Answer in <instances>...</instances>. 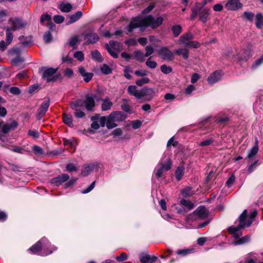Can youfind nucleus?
Returning a JSON list of instances; mask_svg holds the SVG:
<instances>
[{"mask_svg": "<svg viewBox=\"0 0 263 263\" xmlns=\"http://www.w3.org/2000/svg\"><path fill=\"white\" fill-rule=\"evenodd\" d=\"M163 21L164 20L161 16L155 18L151 15L142 18L138 17L134 18L126 27L128 32L127 34L131 33L134 29L138 27L145 29L146 27H151L153 29H155L160 26L163 23Z\"/></svg>", "mask_w": 263, "mask_h": 263, "instance_id": "f257e3e1", "label": "nucleus"}, {"mask_svg": "<svg viewBox=\"0 0 263 263\" xmlns=\"http://www.w3.org/2000/svg\"><path fill=\"white\" fill-rule=\"evenodd\" d=\"M57 249V247L52 246L46 238L43 237L40 240L30 247L28 251L33 254H37L41 256H47L51 254Z\"/></svg>", "mask_w": 263, "mask_h": 263, "instance_id": "f03ea898", "label": "nucleus"}, {"mask_svg": "<svg viewBox=\"0 0 263 263\" xmlns=\"http://www.w3.org/2000/svg\"><path fill=\"white\" fill-rule=\"evenodd\" d=\"M246 212L245 211L243 214L238 217L239 224L237 226H231L229 228V232L232 235L233 237L235 239L239 238L242 235V232L240 230L245 228V227H249L252 224V220L249 219L247 222L244 221L245 214Z\"/></svg>", "mask_w": 263, "mask_h": 263, "instance_id": "7ed1b4c3", "label": "nucleus"}, {"mask_svg": "<svg viewBox=\"0 0 263 263\" xmlns=\"http://www.w3.org/2000/svg\"><path fill=\"white\" fill-rule=\"evenodd\" d=\"M58 68L52 67H41L39 72L42 73V79L46 80L47 82H54L60 77L59 74H56Z\"/></svg>", "mask_w": 263, "mask_h": 263, "instance_id": "20e7f679", "label": "nucleus"}, {"mask_svg": "<svg viewBox=\"0 0 263 263\" xmlns=\"http://www.w3.org/2000/svg\"><path fill=\"white\" fill-rule=\"evenodd\" d=\"M17 125L15 121H13L9 123H5L3 121L0 122V140L3 142L7 141L8 138L6 135L16 128Z\"/></svg>", "mask_w": 263, "mask_h": 263, "instance_id": "39448f33", "label": "nucleus"}, {"mask_svg": "<svg viewBox=\"0 0 263 263\" xmlns=\"http://www.w3.org/2000/svg\"><path fill=\"white\" fill-rule=\"evenodd\" d=\"M209 212L204 206H199L192 213L189 214L187 219L196 220L197 219H204L209 215Z\"/></svg>", "mask_w": 263, "mask_h": 263, "instance_id": "423d86ee", "label": "nucleus"}, {"mask_svg": "<svg viewBox=\"0 0 263 263\" xmlns=\"http://www.w3.org/2000/svg\"><path fill=\"white\" fill-rule=\"evenodd\" d=\"M155 95V91L152 88L145 86L140 89L138 100L143 99L145 101H150Z\"/></svg>", "mask_w": 263, "mask_h": 263, "instance_id": "0eeeda50", "label": "nucleus"}, {"mask_svg": "<svg viewBox=\"0 0 263 263\" xmlns=\"http://www.w3.org/2000/svg\"><path fill=\"white\" fill-rule=\"evenodd\" d=\"M98 99L95 94L86 95L84 101V106L86 110L89 111H93L96 105L95 100L97 101Z\"/></svg>", "mask_w": 263, "mask_h": 263, "instance_id": "6e6552de", "label": "nucleus"}, {"mask_svg": "<svg viewBox=\"0 0 263 263\" xmlns=\"http://www.w3.org/2000/svg\"><path fill=\"white\" fill-rule=\"evenodd\" d=\"M157 51L159 55L164 60L172 61L175 58L173 52L166 47H162L157 50Z\"/></svg>", "mask_w": 263, "mask_h": 263, "instance_id": "1a4fd4ad", "label": "nucleus"}, {"mask_svg": "<svg viewBox=\"0 0 263 263\" xmlns=\"http://www.w3.org/2000/svg\"><path fill=\"white\" fill-rule=\"evenodd\" d=\"M8 23L11 25L10 28H11L14 31L23 28L27 24L26 21H23L22 20L18 18L9 19Z\"/></svg>", "mask_w": 263, "mask_h": 263, "instance_id": "9d476101", "label": "nucleus"}, {"mask_svg": "<svg viewBox=\"0 0 263 263\" xmlns=\"http://www.w3.org/2000/svg\"><path fill=\"white\" fill-rule=\"evenodd\" d=\"M50 105V99L46 98L38 109L36 118L38 120H41L47 112Z\"/></svg>", "mask_w": 263, "mask_h": 263, "instance_id": "9b49d317", "label": "nucleus"}, {"mask_svg": "<svg viewBox=\"0 0 263 263\" xmlns=\"http://www.w3.org/2000/svg\"><path fill=\"white\" fill-rule=\"evenodd\" d=\"M242 4L239 0H228L225 8L228 10L234 11L240 9Z\"/></svg>", "mask_w": 263, "mask_h": 263, "instance_id": "f8f14e48", "label": "nucleus"}, {"mask_svg": "<svg viewBox=\"0 0 263 263\" xmlns=\"http://www.w3.org/2000/svg\"><path fill=\"white\" fill-rule=\"evenodd\" d=\"M69 178V176L67 174H62L56 177L52 178L50 182L51 184L59 186L63 183L67 181Z\"/></svg>", "mask_w": 263, "mask_h": 263, "instance_id": "ddd939ff", "label": "nucleus"}, {"mask_svg": "<svg viewBox=\"0 0 263 263\" xmlns=\"http://www.w3.org/2000/svg\"><path fill=\"white\" fill-rule=\"evenodd\" d=\"M222 76V72L219 70H216L210 75L208 78V81L210 84H214L219 81Z\"/></svg>", "mask_w": 263, "mask_h": 263, "instance_id": "4468645a", "label": "nucleus"}, {"mask_svg": "<svg viewBox=\"0 0 263 263\" xmlns=\"http://www.w3.org/2000/svg\"><path fill=\"white\" fill-rule=\"evenodd\" d=\"M78 71L81 76L83 78L84 82H89L93 77V74L91 72H87L83 66L78 68Z\"/></svg>", "mask_w": 263, "mask_h": 263, "instance_id": "2eb2a0df", "label": "nucleus"}, {"mask_svg": "<svg viewBox=\"0 0 263 263\" xmlns=\"http://www.w3.org/2000/svg\"><path fill=\"white\" fill-rule=\"evenodd\" d=\"M84 39L87 40L85 44H89L97 43L99 40V37L96 33H89L84 35Z\"/></svg>", "mask_w": 263, "mask_h": 263, "instance_id": "dca6fc26", "label": "nucleus"}, {"mask_svg": "<svg viewBox=\"0 0 263 263\" xmlns=\"http://www.w3.org/2000/svg\"><path fill=\"white\" fill-rule=\"evenodd\" d=\"M102 101V103L101 104V109L102 111H107L111 109L113 105L112 102L109 100V98L106 97L104 99L99 98L97 99V101Z\"/></svg>", "mask_w": 263, "mask_h": 263, "instance_id": "f3484780", "label": "nucleus"}, {"mask_svg": "<svg viewBox=\"0 0 263 263\" xmlns=\"http://www.w3.org/2000/svg\"><path fill=\"white\" fill-rule=\"evenodd\" d=\"M140 260L144 263H153L157 259V257L155 256H150L148 254L141 253L140 254Z\"/></svg>", "mask_w": 263, "mask_h": 263, "instance_id": "a211bd4d", "label": "nucleus"}, {"mask_svg": "<svg viewBox=\"0 0 263 263\" xmlns=\"http://www.w3.org/2000/svg\"><path fill=\"white\" fill-rule=\"evenodd\" d=\"M97 166L95 164H85L82 168L81 174L83 176H87Z\"/></svg>", "mask_w": 263, "mask_h": 263, "instance_id": "6ab92c4d", "label": "nucleus"}, {"mask_svg": "<svg viewBox=\"0 0 263 263\" xmlns=\"http://www.w3.org/2000/svg\"><path fill=\"white\" fill-rule=\"evenodd\" d=\"M210 9L208 8H205L200 9L199 13V19L203 23H205L210 15Z\"/></svg>", "mask_w": 263, "mask_h": 263, "instance_id": "aec40b11", "label": "nucleus"}, {"mask_svg": "<svg viewBox=\"0 0 263 263\" xmlns=\"http://www.w3.org/2000/svg\"><path fill=\"white\" fill-rule=\"evenodd\" d=\"M107 118H109L116 122L122 121L124 117L122 112L116 111L111 112Z\"/></svg>", "mask_w": 263, "mask_h": 263, "instance_id": "412c9836", "label": "nucleus"}, {"mask_svg": "<svg viewBox=\"0 0 263 263\" xmlns=\"http://www.w3.org/2000/svg\"><path fill=\"white\" fill-rule=\"evenodd\" d=\"M246 211V212L245 214V218H244V221L247 222L250 219L252 220L251 222L252 223L254 220L255 218L256 217L257 215V212L256 210H254L252 212H251L249 214H248V211L247 210H245L242 213L239 215V217H240L245 212V211Z\"/></svg>", "mask_w": 263, "mask_h": 263, "instance_id": "4be33fe9", "label": "nucleus"}, {"mask_svg": "<svg viewBox=\"0 0 263 263\" xmlns=\"http://www.w3.org/2000/svg\"><path fill=\"white\" fill-rule=\"evenodd\" d=\"M193 35L190 33H187L182 35L179 39L180 43L183 44L185 46L191 40L193 39Z\"/></svg>", "mask_w": 263, "mask_h": 263, "instance_id": "5701e85b", "label": "nucleus"}, {"mask_svg": "<svg viewBox=\"0 0 263 263\" xmlns=\"http://www.w3.org/2000/svg\"><path fill=\"white\" fill-rule=\"evenodd\" d=\"M18 40L25 47H28L32 44V37L31 36H25L21 35L18 37Z\"/></svg>", "mask_w": 263, "mask_h": 263, "instance_id": "b1692460", "label": "nucleus"}, {"mask_svg": "<svg viewBox=\"0 0 263 263\" xmlns=\"http://www.w3.org/2000/svg\"><path fill=\"white\" fill-rule=\"evenodd\" d=\"M83 13L81 11H78L76 12L74 14L71 15L69 18V21L66 23L67 25H69L71 24H72L78 20H79L82 16Z\"/></svg>", "mask_w": 263, "mask_h": 263, "instance_id": "393cba45", "label": "nucleus"}, {"mask_svg": "<svg viewBox=\"0 0 263 263\" xmlns=\"http://www.w3.org/2000/svg\"><path fill=\"white\" fill-rule=\"evenodd\" d=\"M6 29V41L7 44H10L13 40V30L10 28V26L5 27Z\"/></svg>", "mask_w": 263, "mask_h": 263, "instance_id": "a878e982", "label": "nucleus"}, {"mask_svg": "<svg viewBox=\"0 0 263 263\" xmlns=\"http://www.w3.org/2000/svg\"><path fill=\"white\" fill-rule=\"evenodd\" d=\"M256 255L254 252L248 253L245 257L246 263H256L257 261Z\"/></svg>", "mask_w": 263, "mask_h": 263, "instance_id": "bb28decb", "label": "nucleus"}, {"mask_svg": "<svg viewBox=\"0 0 263 263\" xmlns=\"http://www.w3.org/2000/svg\"><path fill=\"white\" fill-rule=\"evenodd\" d=\"M127 92L131 96H134L136 99H138L140 89L138 90L135 85H129L127 87Z\"/></svg>", "mask_w": 263, "mask_h": 263, "instance_id": "cd10ccee", "label": "nucleus"}, {"mask_svg": "<svg viewBox=\"0 0 263 263\" xmlns=\"http://www.w3.org/2000/svg\"><path fill=\"white\" fill-rule=\"evenodd\" d=\"M175 53L178 55H182L185 60L188 59L189 57V51L186 48H180L175 50Z\"/></svg>", "mask_w": 263, "mask_h": 263, "instance_id": "c85d7f7f", "label": "nucleus"}, {"mask_svg": "<svg viewBox=\"0 0 263 263\" xmlns=\"http://www.w3.org/2000/svg\"><path fill=\"white\" fill-rule=\"evenodd\" d=\"M91 55L92 59L99 63H101L103 61V58H102L101 53L98 50H95L91 52Z\"/></svg>", "mask_w": 263, "mask_h": 263, "instance_id": "c756f323", "label": "nucleus"}, {"mask_svg": "<svg viewBox=\"0 0 263 263\" xmlns=\"http://www.w3.org/2000/svg\"><path fill=\"white\" fill-rule=\"evenodd\" d=\"M62 12L68 13L72 9V5L69 3H62L59 7Z\"/></svg>", "mask_w": 263, "mask_h": 263, "instance_id": "7c9ffc66", "label": "nucleus"}, {"mask_svg": "<svg viewBox=\"0 0 263 263\" xmlns=\"http://www.w3.org/2000/svg\"><path fill=\"white\" fill-rule=\"evenodd\" d=\"M250 236L249 235H246L241 238H239L238 239L234 241L232 243L235 245H240L245 243L248 242L250 241Z\"/></svg>", "mask_w": 263, "mask_h": 263, "instance_id": "2f4dec72", "label": "nucleus"}, {"mask_svg": "<svg viewBox=\"0 0 263 263\" xmlns=\"http://www.w3.org/2000/svg\"><path fill=\"white\" fill-rule=\"evenodd\" d=\"M5 103V100L0 96V117H5L7 114L6 108L2 106L3 104H4Z\"/></svg>", "mask_w": 263, "mask_h": 263, "instance_id": "473e14b6", "label": "nucleus"}, {"mask_svg": "<svg viewBox=\"0 0 263 263\" xmlns=\"http://www.w3.org/2000/svg\"><path fill=\"white\" fill-rule=\"evenodd\" d=\"M255 25L257 28H261L263 26V15L261 13H258L256 15Z\"/></svg>", "mask_w": 263, "mask_h": 263, "instance_id": "72a5a7b5", "label": "nucleus"}, {"mask_svg": "<svg viewBox=\"0 0 263 263\" xmlns=\"http://www.w3.org/2000/svg\"><path fill=\"white\" fill-rule=\"evenodd\" d=\"M134 56L135 59L140 62H143L145 60V57L144 54L140 50H136L134 51Z\"/></svg>", "mask_w": 263, "mask_h": 263, "instance_id": "f704fd0d", "label": "nucleus"}, {"mask_svg": "<svg viewBox=\"0 0 263 263\" xmlns=\"http://www.w3.org/2000/svg\"><path fill=\"white\" fill-rule=\"evenodd\" d=\"M180 202L182 205L187 209V211H190L194 208V204L189 200L183 199L180 200Z\"/></svg>", "mask_w": 263, "mask_h": 263, "instance_id": "c9c22d12", "label": "nucleus"}, {"mask_svg": "<svg viewBox=\"0 0 263 263\" xmlns=\"http://www.w3.org/2000/svg\"><path fill=\"white\" fill-rule=\"evenodd\" d=\"M84 106V101L78 100L70 104V107L73 110H77L79 108L82 107Z\"/></svg>", "mask_w": 263, "mask_h": 263, "instance_id": "e433bc0d", "label": "nucleus"}, {"mask_svg": "<svg viewBox=\"0 0 263 263\" xmlns=\"http://www.w3.org/2000/svg\"><path fill=\"white\" fill-rule=\"evenodd\" d=\"M63 121L65 124L70 127L73 126L72 116L70 115L63 114Z\"/></svg>", "mask_w": 263, "mask_h": 263, "instance_id": "4c0bfd02", "label": "nucleus"}, {"mask_svg": "<svg viewBox=\"0 0 263 263\" xmlns=\"http://www.w3.org/2000/svg\"><path fill=\"white\" fill-rule=\"evenodd\" d=\"M182 27L180 25H174L172 27V31L175 37H177L182 32Z\"/></svg>", "mask_w": 263, "mask_h": 263, "instance_id": "58836bf2", "label": "nucleus"}, {"mask_svg": "<svg viewBox=\"0 0 263 263\" xmlns=\"http://www.w3.org/2000/svg\"><path fill=\"white\" fill-rule=\"evenodd\" d=\"M254 14L253 12L250 11H245L242 15V18L243 20L252 22L253 20Z\"/></svg>", "mask_w": 263, "mask_h": 263, "instance_id": "ea45409f", "label": "nucleus"}, {"mask_svg": "<svg viewBox=\"0 0 263 263\" xmlns=\"http://www.w3.org/2000/svg\"><path fill=\"white\" fill-rule=\"evenodd\" d=\"M184 174V168L182 166H179L176 169L175 175L177 180H180Z\"/></svg>", "mask_w": 263, "mask_h": 263, "instance_id": "a19ab883", "label": "nucleus"}, {"mask_svg": "<svg viewBox=\"0 0 263 263\" xmlns=\"http://www.w3.org/2000/svg\"><path fill=\"white\" fill-rule=\"evenodd\" d=\"M101 72L105 74H108L112 72L111 68L106 64H103L100 68Z\"/></svg>", "mask_w": 263, "mask_h": 263, "instance_id": "79ce46f5", "label": "nucleus"}, {"mask_svg": "<svg viewBox=\"0 0 263 263\" xmlns=\"http://www.w3.org/2000/svg\"><path fill=\"white\" fill-rule=\"evenodd\" d=\"M181 194L184 197H189L192 195V188L191 187H186L181 191Z\"/></svg>", "mask_w": 263, "mask_h": 263, "instance_id": "37998d69", "label": "nucleus"}, {"mask_svg": "<svg viewBox=\"0 0 263 263\" xmlns=\"http://www.w3.org/2000/svg\"><path fill=\"white\" fill-rule=\"evenodd\" d=\"M200 9L201 8H198L197 6L194 7L192 8V13L191 15V20H194L197 16V15L199 13Z\"/></svg>", "mask_w": 263, "mask_h": 263, "instance_id": "c03bdc74", "label": "nucleus"}, {"mask_svg": "<svg viewBox=\"0 0 263 263\" xmlns=\"http://www.w3.org/2000/svg\"><path fill=\"white\" fill-rule=\"evenodd\" d=\"M172 162L170 159H167V161L164 163H161L160 166L165 171H167L171 168Z\"/></svg>", "mask_w": 263, "mask_h": 263, "instance_id": "a18cd8bd", "label": "nucleus"}, {"mask_svg": "<svg viewBox=\"0 0 263 263\" xmlns=\"http://www.w3.org/2000/svg\"><path fill=\"white\" fill-rule=\"evenodd\" d=\"M187 47L198 48L200 46V44L196 41H190L185 46Z\"/></svg>", "mask_w": 263, "mask_h": 263, "instance_id": "49530a36", "label": "nucleus"}, {"mask_svg": "<svg viewBox=\"0 0 263 263\" xmlns=\"http://www.w3.org/2000/svg\"><path fill=\"white\" fill-rule=\"evenodd\" d=\"M150 81L149 78L145 77L141 78L140 79L137 80L136 81V84L139 86H142L143 85L145 84L148 83Z\"/></svg>", "mask_w": 263, "mask_h": 263, "instance_id": "de8ad7c7", "label": "nucleus"}, {"mask_svg": "<svg viewBox=\"0 0 263 263\" xmlns=\"http://www.w3.org/2000/svg\"><path fill=\"white\" fill-rule=\"evenodd\" d=\"M258 151V147L257 144H256L255 146H254L250 152L249 153L248 155V158L250 159L252 157H253L254 156H255Z\"/></svg>", "mask_w": 263, "mask_h": 263, "instance_id": "09e8293b", "label": "nucleus"}, {"mask_svg": "<svg viewBox=\"0 0 263 263\" xmlns=\"http://www.w3.org/2000/svg\"><path fill=\"white\" fill-rule=\"evenodd\" d=\"M193 249H185L182 250H178L177 251V254L181 256H185L193 252Z\"/></svg>", "mask_w": 263, "mask_h": 263, "instance_id": "8fccbe9b", "label": "nucleus"}, {"mask_svg": "<svg viewBox=\"0 0 263 263\" xmlns=\"http://www.w3.org/2000/svg\"><path fill=\"white\" fill-rule=\"evenodd\" d=\"M105 48L111 57H112L115 59L118 58V53L115 52V51H114V50H112L111 48V47H109L108 44L105 45Z\"/></svg>", "mask_w": 263, "mask_h": 263, "instance_id": "3c124183", "label": "nucleus"}, {"mask_svg": "<svg viewBox=\"0 0 263 263\" xmlns=\"http://www.w3.org/2000/svg\"><path fill=\"white\" fill-rule=\"evenodd\" d=\"M161 71L164 74H168L171 73L173 69L171 67L167 66L166 65H162L160 67Z\"/></svg>", "mask_w": 263, "mask_h": 263, "instance_id": "603ef678", "label": "nucleus"}, {"mask_svg": "<svg viewBox=\"0 0 263 263\" xmlns=\"http://www.w3.org/2000/svg\"><path fill=\"white\" fill-rule=\"evenodd\" d=\"M32 149L33 153L37 155H41L43 154L44 153L43 149L41 147L37 145H33L32 146Z\"/></svg>", "mask_w": 263, "mask_h": 263, "instance_id": "864d4df0", "label": "nucleus"}, {"mask_svg": "<svg viewBox=\"0 0 263 263\" xmlns=\"http://www.w3.org/2000/svg\"><path fill=\"white\" fill-rule=\"evenodd\" d=\"M110 47L112 50H114L115 51L119 50V43H117L116 41H110L109 42V45Z\"/></svg>", "mask_w": 263, "mask_h": 263, "instance_id": "5fc2aeb1", "label": "nucleus"}, {"mask_svg": "<svg viewBox=\"0 0 263 263\" xmlns=\"http://www.w3.org/2000/svg\"><path fill=\"white\" fill-rule=\"evenodd\" d=\"M132 68L129 66H125L124 69V76L128 80L131 79L129 72H132Z\"/></svg>", "mask_w": 263, "mask_h": 263, "instance_id": "6e6d98bb", "label": "nucleus"}, {"mask_svg": "<svg viewBox=\"0 0 263 263\" xmlns=\"http://www.w3.org/2000/svg\"><path fill=\"white\" fill-rule=\"evenodd\" d=\"M151 57L149 58L146 62V65L150 68L154 69L157 67V64L155 61H151Z\"/></svg>", "mask_w": 263, "mask_h": 263, "instance_id": "4d7b16f0", "label": "nucleus"}, {"mask_svg": "<svg viewBox=\"0 0 263 263\" xmlns=\"http://www.w3.org/2000/svg\"><path fill=\"white\" fill-rule=\"evenodd\" d=\"M10 150L20 154H23L24 152L25 151L24 149H23L22 147H21L18 146L13 145L12 146L11 148H10Z\"/></svg>", "mask_w": 263, "mask_h": 263, "instance_id": "13d9d810", "label": "nucleus"}, {"mask_svg": "<svg viewBox=\"0 0 263 263\" xmlns=\"http://www.w3.org/2000/svg\"><path fill=\"white\" fill-rule=\"evenodd\" d=\"M43 39L46 43H49L52 39L51 32L49 31H46L43 36Z\"/></svg>", "mask_w": 263, "mask_h": 263, "instance_id": "bf43d9fd", "label": "nucleus"}, {"mask_svg": "<svg viewBox=\"0 0 263 263\" xmlns=\"http://www.w3.org/2000/svg\"><path fill=\"white\" fill-rule=\"evenodd\" d=\"M106 125L108 129H112L117 126V124L115 123V122L109 118H108Z\"/></svg>", "mask_w": 263, "mask_h": 263, "instance_id": "052dcab7", "label": "nucleus"}, {"mask_svg": "<svg viewBox=\"0 0 263 263\" xmlns=\"http://www.w3.org/2000/svg\"><path fill=\"white\" fill-rule=\"evenodd\" d=\"M165 171L160 166L158 167V166L155 169V175L157 178H160L162 176L163 172Z\"/></svg>", "mask_w": 263, "mask_h": 263, "instance_id": "680f3d73", "label": "nucleus"}, {"mask_svg": "<svg viewBox=\"0 0 263 263\" xmlns=\"http://www.w3.org/2000/svg\"><path fill=\"white\" fill-rule=\"evenodd\" d=\"M74 57L80 61H83L84 59V54L82 51H76L74 53Z\"/></svg>", "mask_w": 263, "mask_h": 263, "instance_id": "e2e57ef3", "label": "nucleus"}, {"mask_svg": "<svg viewBox=\"0 0 263 263\" xmlns=\"http://www.w3.org/2000/svg\"><path fill=\"white\" fill-rule=\"evenodd\" d=\"M51 16L48 14H44L41 15L40 21L41 23H43L45 21L51 22Z\"/></svg>", "mask_w": 263, "mask_h": 263, "instance_id": "0e129e2a", "label": "nucleus"}, {"mask_svg": "<svg viewBox=\"0 0 263 263\" xmlns=\"http://www.w3.org/2000/svg\"><path fill=\"white\" fill-rule=\"evenodd\" d=\"M74 110V115L77 118H81L85 116V114L79 109Z\"/></svg>", "mask_w": 263, "mask_h": 263, "instance_id": "69168bd1", "label": "nucleus"}, {"mask_svg": "<svg viewBox=\"0 0 263 263\" xmlns=\"http://www.w3.org/2000/svg\"><path fill=\"white\" fill-rule=\"evenodd\" d=\"M78 36L75 35L73 37H72L69 41V45L71 47H74V46L78 43Z\"/></svg>", "mask_w": 263, "mask_h": 263, "instance_id": "338daca9", "label": "nucleus"}, {"mask_svg": "<svg viewBox=\"0 0 263 263\" xmlns=\"http://www.w3.org/2000/svg\"><path fill=\"white\" fill-rule=\"evenodd\" d=\"M146 52L144 54L145 57H149L154 52V48L151 46H147L145 48Z\"/></svg>", "mask_w": 263, "mask_h": 263, "instance_id": "774afa93", "label": "nucleus"}]
</instances>
